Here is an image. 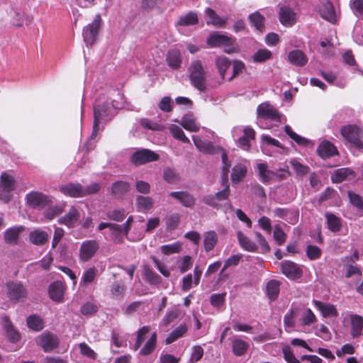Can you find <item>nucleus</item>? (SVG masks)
Returning a JSON list of instances; mask_svg holds the SVG:
<instances>
[{"instance_id":"obj_29","label":"nucleus","mask_w":363,"mask_h":363,"mask_svg":"<svg viewBox=\"0 0 363 363\" xmlns=\"http://www.w3.org/2000/svg\"><path fill=\"white\" fill-rule=\"evenodd\" d=\"M237 238L240 247L248 252H255L257 250V246L255 242L250 240L246 235L241 231H238Z\"/></svg>"},{"instance_id":"obj_31","label":"nucleus","mask_w":363,"mask_h":363,"mask_svg":"<svg viewBox=\"0 0 363 363\" xmlns=\"http://www.w3.org/2000/svg\"><path fill=\"white\" fill-rule=\"evenodd\" d=\"M328 229L333 232H339L342 228V220L335 214L326 212L325 214Z\"/></svg>"},{"instance_id":"obj_16","label":"nucleus","mask_w":363,"mask_h":363,"mask_svg":"<svg viewBox=\"0 0 363 363\" xmlns=\"http://www.w3.org/2000/svg\"><path fill=\"white\" fill-rule=\"evenodd\" d=\"M38 345L43 348L45 352H49L58 345L57 337L50 333H43L38 339Z\"/></svg>"},{"instance_id":"obj_18","label":"nucleus","mask_w":363,"mask_h":363,"mask_svg":"<svg viewBox=\"0 0 363 363\" xmlns=\"http://www.w3.org/2000/svg\"><path fill=\"white\" fill-rule=\"evenodd\" d=\"M199 23L197 14L190 11L188 13L181 16L175 26L179 32L182 31V27L196 25Z\"/></svg>"},{"instance_id":"obj_63","label":"nucleus","mask_w":363,"mask_h":363,"mask_svg":"<svg viewBox=\"0 0 363 363\" xmlns=\"http://www.w3.org/2000/svg\"><path fill=\"white\" fill-rule=\"evenodd\" d=\"M306 251L308 257L311 260H315L321 256V250L315 245H308Z\"/></svg>"},{"instance_id":"obj_55","label":"nucleus","mask_w":363,"mask_h":363,"mask_svg":"<svg viewBox=\"0 0 363 363\" xmlns=\"http://www.w3.org/2000/svg\"><path fill=\"white\" fill-rule=\"evenodd\" d=\"M150 326L147 325L142 327L138 330L137 339L133 346V350L135 351H137L141 347V345L145 339L146 335L150 332Z\"/></svg>"},{"instance_id":"obj_5","label":"nucleus","mask_w":363,"mask_h":363,"mask_svg":"<svg viewBox=\"0 0 363 363\" xmlns=\"http://www.w3.org/2000/svg\"><path fill=\"white\" fill-rule=\"evenodd\" d=\"M190 79L193 86L200 91H204L206 88V72L199 60L191 62L190 67Z\"/></svg>"},{"instance_id":"obj_52","label":"nucleus","mask_w":363,"mask_h":363,"mask_svg":"<svg viewBox=\"0 0 363 363\" xmlns=\"http://www.w3.org/2000/svg\"><path fill=\"white\" fill-rule=\"evenodd\" d=\"M284 130L286 133L298 145L307 146L311 144V142L308 139L294 132L289 125H285Z\"/></svg>"},{"instance_id":"obj_21","label":"nucleus","mask_w":363,"mask_h":363,"mask_svg":"<svg viewBox=\"0 0 363 363\" xmlns=\"http://www.w3.org/2000/svg\"><path fill=\"white\" fill-rule=\"evenodd\" d=\"M279 20L286 26H291L296 22V13L287 6H282L279 11Z\"/></svg>"},{"instance_id":"obj_41","label":"nucleus","mask_w":363,"mask_h":363,"mask_svg":"<svg viewBox=\"0 0 363 363\" xmlns=\"http://www.w3.org/2000/svg\"><path fill=\"white\" fill-rule=\"evenodd\" d=\"M352 331L351 335L353 337L360 335L363 328V318L358 315H351Z\"/></svg>"},{"instance_id":"obj_57","label":"nucleus","mask_w":363,"mask_h":363,"mask_svg":"<svg viewBox=\"0 0 363 363\" xmlns=\"http://www.w3.org/2000/svg\"><path fill=\"white\" fill-rule=\"evenodd\" d=\"M167 229L169 231L175 230L180 221V216L178 213H172L167 216L165 219Z\"/></svg>"},{"instance_id":"obj_27","label":"nucleus","mask_w":363,"mask_h":363,"mask_svg":"<svg viewBox=\"0 0 363 363\" xmlns=\"http://www.w3.org/2000/svg\"><path fill=\"white\" fill-rule=\"evenodd\" d=\"M205 13L210 18V20L207 21V23L212 24L216 27H223L228 20L227 17H221L218 16L213 9L210 8L206 9Z\"/></svg>"},{"instance_id":"obj_47","label":"nucleus","mask_w":363,"mask_h":363,"mask_svg":"<svg viewBox=\"0 0 363 363\" xmlns=\"http://www.w3.org/2000/svg\"><path fill=\"white\" fill-rule=\"evenodd\" d=\"M230 61L225 56H219L216 58V65L222 79L225 78V72L230 67Z\"/></svg>"},{"instance_id":"obj_49","label":"nucleus","mask_w":363,"mask_h":363,"mask_svg":"<svg viewBox=\"0 0 363 363\" xmlns=\"http://www.w3.org/2000/svg\"><path fill=\"white\" fill-rule=\"evenodd\" d=\"M27 325L35 331H40L44 327L42 318L37 315H31L27 318Z\"/></svg>"},{"instance_id":"obj_1","label":"nucleus","mask_w":363,"mask_h":363,"mask_svg":"<svg viewBox=\"0 0 363 363\" xmlns=\"http://www.w3.org/2000/svg\"><path fill=\"white\" fill-rule=\"evenodd\" d=\"M119 100H113L111 103L108 101L103 102L102 104H97L94 106V124L93 132L91 133V139L95 138L97 132L100 129V125L106 123L111 120L115 116L117 109H122L125 108V100L123 95L118 94Z\"/></svg>"},{"instance_id":"obj_7","label":"nucleus","mask_w":363,"mask_h":363,"mask_svg":"<svg viewBox=\"0 0 363 363\" xmlns=\"http://www.w3.org/2000/svg\"><path fill=\"white\" fill-rule=\"evenodd\" d=\"M341 134L354 147L357 149L363 148V130L357 126H344L341 129Z\"/></svg>"},{"instance_id":"obj_42","label":"nucleus","mask_w":363,"mask_h":363,"mask_svg":"<svg viewBox=\"0 0 363 363\" xmlns=\"http://www.w3.org/2000/svg\"><path fill=\"white\" fill-rule=\"evenodd\" d=\"M249 20L256 30L262 33L264 30V18L259 11H255L249 16Z\"/></svg>"},{"instance_id":"obj_25","label":"nucleus","mask_w":363,"mask_h":363,"mask_svg":"<svg viewBox=\"0 0 363 363\" xmlns=\"http://www.w3.org/2000/svg\"><path fill=\"white\" fill-rule=\"evenodd\" d=\"M181 125L186 130L191 132H198L200 125L197 123L195 116L192 113L184 115L180 122Z\"/></svg>"},{"instance_id":"obj_51","label":"nucleus","mask_w":363,"mask_h":363,"mask_svg":"<svg viewBox=\"0 0 363 363\" xmlns=\"http://www.w3.org/2000/svg\"><path fill=\"white\" fill-rule=\"evenodd\" d=\"M157 342L156 333H152L150 337L148 339L145 345L142 347L140 353L143 355H148L151 354L155 348Z\"/></svg>"},{"instance_id":"obj_46","label":"nucleus","mask_w":363,"mask_h":363,"mask_svg":"<svg viewBox=\"0 0 363 363\" xmlns=\"http://www.w3.org/2000/svg\"><path fill=\"white\" fill-rule=\"evenodd\" d=\"M247 173V168L244 164H238L233 168L231 179L233 182L238 183L242 179Z\"/></svg>"},{"instance_id":"obj_40","label":"nucleus","mask_w":363,"mask_h":363,"mask_svg":"<svg viewBox=\"0 0 363 363\" xmlns=\"http://www.w3.org/2000/svg\"><path fill=\"white\" fill-rule=\"evenodd\" d=\"M354 172L349 168H340L335 170L331 178L333 182L340 183L350 176H353Z\"/></svg>"},{"instance_id":"obj_22","label":"nucleus","mask_w":363,"mask_h":363,"mask_svg":"<svg viewBox=\"0 0 363 363\" xmlns=\"http://www.w3.org/2000/svg\"><path fill=\"white\" fill-rule=\"evenodd\" d=\"M230 341L232 352L236 356L244 355L250 347L248 342L237 337H233Z\"/></svg>"},{"instance_id":"obj_8","label":"nucleus","mask_w":363,"mask_h":363,"mask_svg":"<svg viewBox=\"0 0 363 363\" xmlns=\"http://www.w3.org/2000/svg\"><path fill=\"white\" fill-rule=\"evenodd\" d=\"M257 123L261 128H264L260 124L262 120L279 121V111L270 104L267 102L262 103L257 106Z\"/></svg>"},{"instance_id":"obj_30","label":"nucleus","mask_w":363,"mask_h":363,"mask_svg":"<svg viewBox=\"0 0 363 363\" xmlns=\"http://www.w3.org/2000/svg\"><path fill=\"white\" fill-rule=\"evenodd\" d=\"M167 65L173 69H178L181 67L182 56L178 50H170L166 58Z\"/></svg>"},{"instance_id":"obj_9","label":"nucleus","mask_w":363,"mask_h":363,"mask_svg":"<svg viewBox=\"0 0 363 363\" xmlns=\"http://www.w3.org/2000/svg\"><path fill=\"white\" fill-rule=\"evenodd\" d=\"M99 248V242L95 240H86L82 242L79 250V259L82 262L89 261Z\"/></svg>"},{"instance_id":"obj_45","label":"nucleus","mask_w":363,"mask_h":363,"mask_svg":"<svg viewBox=\"0 0 363 363\" xmlns=\"http://www.w3.org/2000/svg\"><path fill=\"white\" fill-rule=\"evenodd\" d=\"M97 269L94 267H89L85 270L81 278L79 286H85L94 281L96 277Z\"/></svg>"},{"instance_id":"obj_32","label":"nucleus","mask_w":363,"mask_h":363,"mask_svg":"<svg viewBox=\"0 0 363 363\" xmlns=\"http://www.w3.org/2000/svg\"><path fill=\"white\" fill-rule=\"evenodd\" d=\"M317 152L323 158H327L337 153L336 147L328 141L322 142L320 144Z\"/></svg>"},{"instance_id":"obj_53","label":"nucleus","mask_w":363,"mask_h":363,"mask_svg":"<svg viewBox=\"0 0 363 363\" xmlns=\"http://www.w3.org/2000/svg\"><path fill=\"white\" fill-rule=\"evenodd\" d=\"M169 131L174 138H176L184 143H190V140L185 135L182 129L180 127H179L178 125L172 124L169 126Z\"/></svg>"},{"instance_id":"obj_19","label":"nucleus","mask_w":363,"mask_h":363,"mask_svg":"<svg viewBox=\"0 0 363 363\" xmlns=\"http://www.w3.org/2000/svg\"><path fill=\"white\" fill-rule=\"evenodd\" d=\"M65 290V286L62 282L55 281L49 286V296L55 301L62 302Z\"/></svg>"},{"instance_id":"obj_58","label":"nucleus","mask_w":363,"mask_h":363,"mask_svg":"<svg viewBox=\"0 0 363 363\" xmlns=\"http://www.w3.org/2000/svg\"><path fill=\"white\" fill-rule=\"evenodd\" d=\"M182 244L179 242H175L169 245H164L161 246V252L166 255H169L180 252Z\"/></svg>"},{"instance_id":"obj_43","label":"nucleus","mask_w":363,"mask_h":363,"mask_svg":"<svg viewBox=\"0 0 363 363\" xmlns=\"http://www.w3.org/2000/svg\"><path fill=\"white\" fill-rule=\"evenodd\" d=\"M280 283L277 280H270L266 286V291L269 298L274 301L277 298L279 294Z\"/></svg>"},{"instance_id":"obj_62","label":"nucleus","mask_w":363,"mask_h":363,"mask_svg":"<svg viewBox=\"0 0 363 363\" xmlns=\"http://www.w3.org/2000/svg\"><path fill=\"white\" fill-rule=\"evenodd\" d=\"M179 313V310L176 308L168 310L162 320V324L164 326L168 325L178 317Z\"/></svg>"},{"instance_id":"obj_28","label":"nucleus","mask_w":363,"mask_h":363,"mask_svg":"<svg viewBox=\"0 0 363 363\" xmlns=\"http://www.w3.org/2000/svg\"><path fill=\"white\" fill-rule=\"evenodd\" d=\"M2 322L7 337L13 342H18L20 339V334L13 328L9 317L6 315L3 316Z\"/></svg>"},{"instance_id":"obj_6","label":"nucleus","mask_w":363,"mask_h":363,"mask_svg":"<svg viewBox=\"0 0 363 363\" xmlns=\"http://www.w3.org/2000/svg\"><path fill=\"white\" fill-rule=\"evenodd\" d=\"M101 24L102 18L101 15L98 13L91 23L84 27L82 35L86 46H91L96 43Z\"/></svg>"},{"instance_id":"obj_11","label":"nucleus","mask_w":363,"mask_h":363,"mask_svg":"<svg viewBox=\"0 0 363 363\" xmlns=\"http://www.w3.org/2000/svg\"><path fill=\"white\" fill-rule=\"evenodd\" d=\"M14 178L6 174L3 173L0 177V200L4 202H8L11 197V192L14 189Z\"/></svg>"},{"instance_id":"obj_23","label":"nucleus","mask_w":363,"mask_h":363,"mask_svg":"<svg viewBox=\"0 0 363 363\" xmlns=\"http://www.w3.org/2000/svg\"><path fill=\"white\" fill-rule=\"evenodd\" d=\"M169 196L181 202V203L187 208L192 207L195 203L194 197L187 191H172Z\"/></svg>"},{"instance_id":"obj_10","label":"nucleus","mask_w":363,"mask_h":363,"mask_svg":"<svg viewBox=\"0 0 363 363\" xmlns=\"http://www.w3.org/2000/svg\"><path fill=\"white\" fill-rule=\"evenodd\" d=\"M131 162L136 166L159 160V155L149 149H140L135 151L131 156Z\"/></svg>"},{"instance_id":"obj_33","label":"nucleus","mask_w":363,"mask_h":363,"mask_svg":"<svg viewBox=\"0 0 363 363\" xmlns=\"http://www.w3.org/2000/svg\"><path fill=\"white\" fill-rule=\"evenodd\" d=\"M154 201L150 196H138L135 198V206L138 211L145 212L153 207Z\"/></svg>"},{"instance_id":"obj_38","label":"nucleus","mask_w":363,"mask_h":363,"mask_svg":"<svg viewBox=\"0 0 363 363\" xmlns=\"http://www.w3.org/2000/svg\"><path fill=\"white\" fill-rule=\"evenodd\" d=\"M218 242L217 233L213 230L207 231L203 234V245L205 250H212Z\"/></svg>"},{"instance_id":"obj_15","label":"nucleus","mask_w":363,"mask_h":363,"mask_svg":"<svg viewBox=\"0 0 363 363\" xmlns=\"http://www.w3.org/2000/svg\"><path fill=\"white\" fill-rule=\"evenodd\" d=\"M27 203L35 208H43L48 205L50 199L48 196L38 192L32 191L26 195Z\"/></svg>"},{"instance_id":"obj_64","label":"nucleus","mask_w":363,"mask_h":363,"mask_svg":"<svg viewBox=\"0 0 363 363\" xmlns=\"http://www.w3.org/2000/svg\"><path fill=\"white\" fill-rule=\"evenodd\" d=\"M284 359L288 363H300V360L298 359L294 354L291 348L289 346H285L282 349Z\"/></svg>"},{"instance_id":"obj_20","label":"nucleus","mask_w":363,"mask_h":363,"mask_svg":"<svg viewBox=\"0 0 363 363\" xmlns=\"http://www.w3.org/2000/svg\"><path fill=\"white\" fill-rule=\"evenodd\" d=\"M79 217L80 214L79 211L77 208L72 207L64 216L59 218L58 222L69 228H72L78 221Z\"/></svg>"},{"instance_id":"obj_4","label":"nucleus","mask_w":363,"mask_h":363,"mask_svg":"<svg viewBox=\"0 0 363 363\" xmlns=\"http://www.w3.org/2000/svg\"><path fill=\"white\" fill-rule=\"evenodd\" d=\"M232 134L238 145L242 150H248L251 147L252 141L255 137V132L250 126H237L233 128Z\"/></svg>"},{"instance_id":"obj_12","label":"nucleus","mask_w":363,"mask_h":363,"mask_svg":"<svg viewBox=\"0 0 363 363\" xmlns=\"http://www.w3.org/2000/svg\"><path fill=\"white\" fill-rule=\"evenodd\" d=\"M7 294L11 301H23L27 296V291L20 282H9Z\"/></svg>"},{"instance_id":"obj_39","label":"nucleus","mask_w":363,"mask_h":363,"mask_svg":"<svg viewBox=\"0 0 363 363\" xmlns=\"http://www.w3.org/2000/svg\"><path fill=\"white\" fill-rule=\"evenodd\" d=\"M257 169L260 180L264 184L268 183L276 175L273 171L268 169L266 163H258Z\"/></svg>"},{"instance_id":"obj_26","label":"nucleus","mask_w":363,"mask_h":363,"mask_svg":"<svg viewBox=\"0 0 363 363\" xmlns=\"http://www.w3.org/2000/svg\"><path fill=\"white\" fill-rule=\"evenodd\" d=\"M275 216L286 219L289 223L294 224L297 221L298 213L287 208H276L273 210Z\"/></svg>"},{"instance_id":"obj_13","label":"nucleus","mask_w":363,"mask_h":363,"mask_svg":"<svg viewBox=\"0 0 363 363\" xmlns=\"http://www.w3.org/2000/svg\"><path fill=\"white\" fill-rule=\"evenodd\" d=\"M318 12L320 16L331 23H335L337 21V15L335 8L329 0H321L318 6Z\"/></svg>"},{"instance_id":"obj_14","label":"nucleus","mask_w":363,"mask_h":363,"mask_svg":"<svg viewBox=\"0 0 363 363\" xmlns=\"http://www.w3.org/2000/svg\"><path fill=\"white\" fill-rule=\"evenodd\" d=\"M281 272L289 279L296 280L301 277L302 269L295 262L289 260H284L281 263Z\"/></svg>"},{"instance_id":"obj_35","label":"nucleus","mask_w":363,"mask_h":363,"mask_svg":"<svg viewBox=\"0 0 363 363\" xmlns=\"http://www.w3.org/2000/svg\"><path fill=\"white\" fill-rule=\"evenodd\" d=\"M228 40V36L219 34L218 33H213L207 38V44L211 48L220 47L227 43Z\"/></svg>"},{"instance_id":"obj_17","label":"nucleus","mask_w":363,"mask_h":363,"mask_svg":"<svg viewBox=\"0 0 363 363\" xmlns=\"http://www.w3.org/2000/svg\"><path fill=\"white\" fill-rule=\"evenodd\" d=\"M24 228L21 225L13 226L7 229L4 234V239L6 243L11 245H16L18 243L20 233Z\"/></svg>"},{"instance_id":"obj_24","label":"nucleus","mask_w":363,"mask_h":363,"mask_svg":"<svg viewBox=\"0 0 363 363\" xmlns=\"http://www.w3.org/2000/svg\"><path fill=\"white\" fill-rule=\"evenodd\" d=\"M315 306L320 311L324 318L337 317L338 315L335 306L330 303H325L320 301H313Z\"/></svg>"},{"instance_id":"obj_44","label":"nucleus","mask_w":363,"mask_h":363,"mask_svg":"<svg viewBox=\"0 0 363 363\" xmlns=\"http://www.w3.org/2000/svg\"><path fill=\"white\" fill-rule=\"evenodd\" d=\"M187 332V326L186 324H181L175 328L165 339L166 344H171L177 339L182 337Z\"/></svg>"},{"instance_id":"obj_50","label":"nucleus","mask_w":363,"mask_h":363,"mask_svg":"<svg viewBox=\"0 0 363 363\" xmlns=\"http://www.w3.org/2000/svg\"><path fill=\"white\" fill-rule=\"evenodd\" d=\"M129 189V184L124 181H118L113 184L111 191L116 196H121L125 194Z\"/></svg>"},{"instance_id":"obj_54","label":"nucleus","mask_w":363,"mask_h":363,"mask_svg":"<svg viewBox=\"0 0 363 363\" xmlns=\"http://www.w3.org/2000/svg\"><path fill=\"white\" fill-rule=\"evenodd\" d=\"M144 277L145 281L152 285H157L161 282V277L148 267L144 268Z\"/></svg>"},{"instance_id":"obj_48","label":"nucleus","mask_w":363,"mask_h":363,"mask_svg":"<svg viewBox=\"0 0 363 363\" xmlns=\"http://www.w3.org/2000/svg\"><path fill=\"white\" fill-rule=\"evenodd\" d=\"M262 150L264 153L268 154L269 150L268 148L269 147H281V143L276 139L270 137L269 135H263L262 136Z\"/></svg>"},{"instance_id":"obj_34","label":"nucleus","mask_w":363,"mask_h":363,"mask_svg":"<svg viewBox=\"0 0 363 363\" xmlns=\"http://www.w3.org/2000/svg\"><path fill=\"white\" fill-rule=\"evenodd\" d=\"M288 59L291 63L300 67L305 65L308 62L306 56L299 50L291 51L288 55Z\"/></svg>"},{"instance_id":"obj_3","label":"nucleus","mask_w":363,"mask_h":363,"mask_svg":"<svg viewBox=\"0 0 363 363\" xmlns=\"http://www.w3.org/2000/svg\"><path fill=\"white\" fill-rule=\"evenodd\" d=\"M100 189L99 184L93 183L84 187L78 183H69L60 187V191L65 195L74 198L84 197L97 193Z\"/></svg>"},{"instance_id":"obj_61","label":"nucleus","mask_w":363,"mask_h":363,"mask_svg":"<svg viewBox=\"0 0 363 363\" xmlns=\"http://www.w3.org/2000/svg\"><path fill=\"white\" fill-rule=\"evenodd\" d=\"M164 179L169 184H176L179 182V176L174 169L167 168L163 173Z\"/></svg>"},{"instance_id":"obj_56","label":"nucleus","mask_w":363,"mask_h":363,"mask_svg":"<svg viewBox=\"0 0 363 363\" xmlns=\"http://www.w3.org/2000/svg\"><path fill=\"white\" fill-rule=\"evenodd\" d=\"M316 317L310 308L304 310L301 316V325L302 326L310 325L315 323Z\"/></svg>"},{"instance_id":"obj_60","label":"nucleus","mask_w":363,"mask_h":363,"mask_svg":"<svg viewBox=\"0 0 363 363\" xmlns=\"http://www.w3.org/2000/svg\"><path fill=\"white\" fill-rule=\"evenodd\" d=\"M272 57L271 51L267 49H259L252 56L256 62H262L269 60Z\"/></svg>"},{"instance_id":"obj_36","label":"nucleus","mask_w":363,"mask_h":363,"mask_svg":"<svg viewBox=\"0 0 363 363\" xmlns=\"http://www.w3.org/2000/svg\"><path fill=\"white\" fill-rule=\"evenodd\" d=\"M241 259V256L239 255H234L230 257L227 260H225L223 267L218 274V280L223 281L228 278V274L225 273V271L231 266H237L240 260Z\"/></svg>"},{"instance_id":"obj_37","label":"nucleus","mask_w":363,"mask_h":363,"mask_svg":"<svg viewBox=\"0 0 363 363\" xmlns=\"http://www.w3.org/2000/svg\"><path fill=\"white\" fill-rule=\"evenodd\" d=\"M30 241L36 245H44L48 239V234L40 230H35L29 234Z\"/></svg>"},{"instance_id":"obj_59","label":"nucleus","mask_w":363,"mask_h":363,"mask_svg":"<svg viewBox=\"0 0 363 363\" xmlns=\"http://www.w3.org/2000/svg\"><path fill=\"white\" fill-rule=\"evenodd\" d=\"M126 290V286L124 284L119 282H114L111 286V295L116 298H122Z\"/></svg>"},{"instance_id":"obj_2","label":"nucleus","mask_w":363,"mask_h":363,"mask_svg":"<svg viewBox=\"0 0 363 363\" xmlns=\"http://www.w3.org/2000/svg\"><path fill=\"white\" fill-rule=\"evenodd\" d=\"M192 140L194 141V145L197 147L199 150L201 152H203L206 154H215L217 152L221 153V158L223 162V176L225 178L227 177V173H228L229 168L230 167V163L228 162V155L224 152V150L221 148H219L218 147H215L212 143L207 141V140H203L198 135H193Z\"/></svg>"}]
</instances>
